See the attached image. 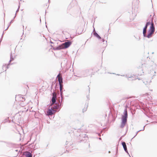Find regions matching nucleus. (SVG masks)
Returning a JSON list of instances; mask_svg holds the SVG:
<instances>
[{
    "instance_id": "39448f33",
    "label": "nucleus",
    "mask_w": 157,
    "mask_h": 157,
    "mask_svg": "<svg viewBox=\"0 0 157 157\" xmlns=\"http://www.w3.org/2000/svg\"><path fill=\"white\" fill-rule=\"evenodd\" d=\"M57 78L58 79L59 82V84H62L63 78L61 74L59 73L57 76Z\"/></svg>"
},
{
    "instance_id": "4468645a",
    "label": "nucleus",
    "mask_w": 157,
    "mask_h": 157,
    "mask_svg": "<svg viewBox=\"0 0 157 157\" xmlns=\"http://www.w3.org/2000/svg\"><path fill=\"white\" fill-rule=\"evenodd\" d=\"M87 109V108L86 107H84V108L83 109V112L86 111V110Z\"/></svg>"
},
{
    "instance_id": "6e6552de",
    "label": "nucleus",
    "mask_w": 157,
    "mask_h": 157,
    "mask_svg": "<svg viewBox=\"0 0 157 157\" xmlns=\"http://www.w3.org/2000/svg\"><path fill=\"white\" fill-rule=\"evenodd\" d=\"M122 144L123 146V147L125 151L126 152H127V146H126L125 143V142H123L122 143Z\"/></svg>"
},
{
    "instance_id": "ddd939ff",
    "label": "nucleus",
    "mask_w": 157,
    "mask_h": 157,
    "mask_svg": "<svg viewBox=\"0 0 157 157\" xmlns=\"http://www.w3.org/2000/svg\"><path fill=\"white\" fill-rule=\"evenodd\" d=\"M155 73L157 74V66L155 68Z\"/></svg>"
},
{
    "instance_id": "0eeeda50",
    "label": "nucleus",
    "mask_w": 157,
    "mask_h": 157,
    "mask_svg": "<svg viewBox=\"0 0 157 157\" xmlns=\"http://www.w3.org/2000/svg\"><path fill=\"white\" fill-rule=\"evenodd\" d=\"M53 109L51 108V109H49L47 111V114L48 115H51L53 114L52 110Z\"/></svg>"
},
{
    "instance_id": "1a4fd4ad",
    "label": "nucleus",
    "mask_w": 157,
    "mask_h": 157,
    "mask_svg": "<svg viewBox=\"0 0 157 157\" xmlns=\"http://www.w3.org/2000/svg\"><path fill=\"white\" fill-rule=\"evenodd\" d=\"M25 155L26 157H32V155L29 152H26Z\"/></svg>"
},
{
    "instance_id": "9b49d317",
    "label": "nucleus",
    "mask_w": 157,
    "mask_h": 157,
    "mask_svg": "<svg viewBox=\"0 0 157 157\" xmlns=\"http://www.w3.org/2000/svg\"><path fill=\"white\" fill-rule=\"evenodd\" d=\"M94 34L95 36H96L98 38H99V39H101V38L97 33H94Z\"/></svg>"
},
{
    "instance_id": "f03ea898",
    "label": "nucleus",
    "mask_w": 157,
    "mask_h": 157,
    "mask_svg": "<svg viewBox=\"0 0 157 157\" xmlns=\"http://www.w3.org/2000/svg\"><path fill=\"white\" fill-rule=\"evenodd\" d=\"M71 42L70 41L66 42L63 44L61 45L56 48L57 49L66 48H68L71 44Z\"/></svg>"
},
{
    "instance_id": "423d86ee",
    "label": "nucleus",
    "mask_w": 157,
    "mask_h": 157,
    "mask_svg": "<svg viewBox=\"0 0 157 157\" xmlns=\"http://www.w3.org/2000/svg\"><path fill=\"white\" fill-rule=\"evenodd\" d=\"M151 24V22L150 21L147 22V23L146 24V26H145V27H144V30H143V33L144 35H145V34H146V30H147V27L148 25H149Z\"/></svg>"
},
{
    "instance_id": "2eb2a0df",
    "label": "nucleus",
    "mask_w": 157,
    "mask_h": 157,
    "mask_svg": "<svg viewBox=\"0 0 157 157\" xmlns=\"http://www.w3.org/2000/svg\"><path fill=\"white\" fill-rule=\"evenodd\" d=\"M57 108V106H55L54 107H53V109H56Z\"/></svg>"
},
{
    "instance_id": "9d476101",
    "label": "nucleus",
    "mask_w": 157,
    "mask_h": 157,
    "mask_svg": "<svg viewBox=\"0 0 157 157\" xmlns=\"http://www.w3.org/2000/svg\"><path fill=\"white\" fill-rule=\"evenodd\" d=\"M59 86L60 93L61 94H62L63 93L62 89L63 88V84H59Z\"/></svg>"
},
{
    "instance_id": "f257e3e1",
    "label": "nucleus",
    "mask_w": 157,
    "mask_h": 157,
    "mask_svg": "<svg viewBox=\"0 0 157 157\" xmlns=\"http://www.w3.org/2000/svg\"><path fill=\"white\" fill-rule=\"evenodd\" d=\"M150 24H151V26L148 32V34L147 35V37L148 38H150L151 37L152 34L154 33L155 30V28L154 25V24L152 22Z\"/></svg>"
},
{
    "instance_id": "f8f14e48",
    "label": "nucleus",
    "mask_w": 157,
    "mask_h": 157,
    "mask_svg": "<svg viewBox=\"0 0 157 157\" xmlns=\"http://www.w3.org/2000/svg\"><path fill=\"white\" fill-rule=\"evenodd\" d=\"M141 70L142 71L140 73H138V75H142L144 74V72L143 71V70L142 69L138 70V71L139 72Z\"/></svg>"
},
{
    "instance_id": "7ed1b4c3",
    "label": "nucleus",
    "mask_w": 157,
    "mask_h": 157,
    "mask_svg": "<svg viewBox=\"0 0 157 157\" xmlns=\"http://www.w3.org/2000/svg\"><path fill=\"white\" fill-rule=\"evenodd\" d=\"M127 111H126L124 115L122 117V121L121 125V128H123L125 125V124H126L127 122Z\"/></svg>"
},
{
    "instance_id": "20e7f679",
    "label": "nucleus",
    "mask_w": 157,
    "mask_h": 157,
    "mask_svg": "<svg viewBox=\"0 0 157 157\" xmlns=\"http://www.w3.org/2000/svg\"><path fill=\"white\" fill-rule=\"evenodd\" d=\"M52 104L50 105H52L56 101V94L55 92H53L52 93Z\"/></svg>"
}]
</instances>
